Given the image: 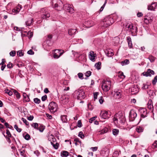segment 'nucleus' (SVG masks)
I'll list each match as a JSON object with an SVG mask.
<instances>
[{
	"label": "nucleus",
	"mask_w": 157,
	"mask_h": 157,
	"mask_svg": "<svg viewBox=\"0 0 157 157\" xmlns=\"http://www.w3.org/2000/svg\"><path fill=\"white\" fill-rule=\"evenodd\" d=\"M78 78L81 79H83V74L81 73H79L78 74Z\"/></svg>",
	"instance_id": "57"
},
{
	"label": "nucleus",
	"mask_w": 157,
	"mask_h": 157,
	"mask_svg": "<svg viewBox=\"0 0 157 157\" xmlns=\"http://www.w3.org/2000/svg\"><path fill=\"white\" fill-rule=\"evenodd\" d=\"M33 101L36 104H39L40 102V100L37 98H34L33 99Z\"/></svg>",
	"instance_id": "39"
},
{
	"label": "nucleus",
	"mask_w": 157,
	"mask_h": 157,
	"mask_svg": "<svg viewBox=\"0 0 157 157\" xmlns=\"http://www.w3.org/2000/svg\"><path fill=\"white\" fill-rule=\"evenodd\" d=\"M137 113L134 110H131L129 112V120L132 121H134L137 117Z\"/></svg>",
	"instance_id": "9"
},
{
	"label": "nucleus",
	"mask_w": 157,
	"mask_h": 157,
	"mask_svg": "<svg viewBox=\"0 0 157 157\" xmlns=\"http://www.w3.org/2000/svg\"><path fill=\"white\" fill-rule=\"evenodd\" d=\"M136 130L137 132L140 133L143 132V129L142 127H139L136 128Z\"/></svg>",
	"instance_id": "36"
},
{
	"label": "nucleus",
	"mask_w": 157,
	"mask_h": 157,
	"mask_svg": "<svg viewBox=\"0 0 157 157\" xmlns=\"http://www.w3.org/2000/svg\"><path fill=\"white\" fill-rule=\"evenodd\" d=\"M125 116L121 112L115 114L113 118L114 123L115 124L122 125L125 122Z\"/></svg>",
	"instance_id": "1"
},
{
	"label": "nucleus",
	"mask_w": 157,
	"mask_h": 157,
	"mask_svg": "<svg viewBox=\"0 0 157 157\" xmlns=\"http://www.w3.org/2000/svg\"><path fill=\"white\" fill-rule=\"evenodd\" d=\"M78 127L80 128L82 126L81 121V120H79L78 121Z\"/></svg>",
	"instance_id": "61"
},
{
	"label": "nucleus",
	"mask_w": 157,
	"mask_h": 157,
	"mask_svg": "<svg viewBox=\"0 0 157 157\" xmlns=\"http://www.w3.org/2000/svg\"><path fill=\"white\" fill-rule=\"evenodd\" d=\"M52 4L54 5L55 8L61 7V9L63 8L64 6V9L67 10L70 8V5L69 4L66 5L65 6L63 5L62 2L60 0H53L52 1Z\"/></svg>",
	"instance_id": "3"
},
{
	"label": "nucleus",
	"mask_w": 157,
	"mask_h": 157,
	"mask_svg": "<svg viewBox=\"0 0 157 157\" xmlns=\"http://www.w3.org/2000/svg\"><path fill=\"white\" fill-rule=\"evenodd\" d=\"M25 139L27 140H29L31 138L30 136L28 133H27L26 135L24 136Z\"/></svg>",
	"instance_id": "53"
},
{
	"label": "nucleus",
	"mask_w": 157,
	"mask_h": 157,
	"mask_svg": "<svg viewBox=\"0 0 157 157\" xmlns=\"http://www.w3.org/2000/svg\"><path fill=\"white\" fill-rule=\"evenodd\" d=\"M96 56V54H94V52L91 51L90 52L89 57L90 59L92 61H95V57Z\"/></svg>",
	"instance_id": "13"
},
{
	"label": "nucleus",
	"mask_w": 157,
	"mask_h": 157,
	"mask_svg": "<svg viewBox=\"0 0 157 157\" xmlns=\"http://www.w3.org/2000/svg\"><path fill=\"white\" fill-rule=\"evenodd\" d=\"M97 117H94L90 118L89 120V122L90 123H92L93 121L95 120Z\"/></svg>",
	"instance_id": "60"
},
{
	"label": "nucleus",
	"mask_w": 157,
	"mask_h": 157,
	"mask_svg": "<svg viewBox=\"0 0 157 157\" xmlns=\"http://www.w3.org/2000/svg\"><path fill=\"white\" fill-rule=\"evenodd\" d=\"M44 128V126L40 125L39 127H38V129H37V130H39L41 132H42Z\"/></svg>",
	"instance_id": "35"
},
{
	"label": "nucleus",
	"mask_w": 157,
	"mask_h": 157,
	"mask_svg": "<svg viewBox=\"0 0 157 157\" xmlns=\"http://www.w3.org/2000/svg\"><path fill=\"white\" fill-rule=\"evenodd\" d=\"M67 116L66 115H62L61 116V119L63 122L66 123L67 122Z\"/></svg>",
	"instance_id": "22"
},
{
	"label": "nucleus",
	"mask_w": 157,
	"mask_h": 157,
	"mask_svg": "<svg viewBox=\"0 0 157 157\" xmlns=\"http://www.w3.org/2000/svg\"><path fill=\"white\" fill-rule=\"evenodd\" d=\"M13 13H14V14L15 15L16 14L18 13L19 12V10H18L15 7L12 10Z\"/></svg>",
	"instance_id": "45"
},
{
	"label": "nucleus",
	"mask_w": 157,
	"mask_h": 157,
	"mask_svg": "<svg viewBox=\"0 0 157 157\" xmlns=\"http://www.w3.org/2000/svg\"><path fill=\"white\" fill-rule=\"evenodd\" d=\"M102 88L104 91L107 92L110 89L111 81L103 80L102 82Z\"/></svg>",
	"instance_id": "4"
},
{
	"label": "nucleus",
	"mask_w": 157,
	"mask_h": 157,
	"mask_svg": "<svg viewBox=\"0 0 157 157\" xmlns=\"http://www.w3.org/2000/svg\"><path fill=\"white\" fill-rule=\"evenodd\" d=\"M94 25V22L92 21L87 20L84 22V25L86 27L89 28L92 26Z\"/></svg>",
	"instance_id": "14"
},
{
	"label": "nucleus",
	"mask_w": 157,
	"mask_h": 157,
	"mask_svg": "<svg viewBox=\"0 0 157 157\" xmlns=\"http://www.w3.org/2000/svg\"><path fill=\"white\" fill-rule=\"evenodd\" d=\"M14 128L16 130L19 132H20L21 131V129L20 128H19L18 127V126L17 124H15L14 126Z\"/></svg>",
	"instance_id": "44"
},
{
	"label": "nucleus",
	"mask_w": 157,
	"mask_h": 157,
	"mask_svg": "<svg viewBox=\"0 0 157 157\" xmlns=\"http://www.w3.org/2000/svg\"><path fill=\"white\" fill-rule=\"evenodd\" d=\"M64 52V51L61 50L59 49H56L55 50L54 53H56L57 54H58L59 55L60 54V53H62V55L63 54Z\"/></svg>",
	"instance_id": "33"
},
{
	"label": "nucleus",
	"mask_w": 157,
	"mask_h": 157,
	"mask_svg": "<svg viewBox=\"0 0 157 157\" xmlns=\"http://www.w3.org/2000/svg\"><path fill=\"white\" fill-rule=\"evenodd\" d=\"M32 127H33L35 129H38L39 126L38 124L37 123H34L31 124Z\"/></svg>",
	"instance_id": "32"
},
{
	"label": "nucleus",
	"mask_w": 157,
	"mask_h": 157,
	"mask_svg": "<svg viewBox=\"0 0 157 157\" xmlns=\"http://www.w3.org/2000/svg\"><path fill=\"white\" fill-rule=\"evenodd\" d=\"M125 27L126 28H128V29L130 31H132L133 30V26L132 25V24L131 23H128L127 24H126L125 26Z\"/></svg>",
	"instance_id": "17"
},
{
	"label": "nucleus",
	"mask_w": 157,
	"mask_h": 157,
	"mask_svg": "<svg viewBox=\"0 0 157 157\" xmlns=\"http://www.w3.org/2000/svg\"><path fill=\"white\" fill-rule=\"evenodd\" d=\"M121 63L122 65L123 66L128 64L129 63V61L128 59H126L122 61Z\"/></svg>",
	"instance_id": "29"
},
{
	"label": "nucleus",
	"mask_w": 157,
	"mask_h": 157,
	"mask_svg": "<svg viewBox=\"0 0 157 157\" xmlns=\"http://www.w3.org/2000/svg\"><path fill=\"white\" fill-rule=\"evenodd\" d=\"M108 131V129L106 127H105L104 129H102L101 131H100L101 134H103L104 133L107 132Z\"/></svg>",
	"instance_id": "37"
},
{
	"label": "nucleus",
	"mask_w": 157,
	"mask_h": 157,
	"mask_svg": "<svg viewBox=\"0 0 157 157\" xmlns=\"http://www.w3.org/2000/svg\"><path fill=\"white\" fill-rule=\"evenodd\" d=\"M113 19L115 21H119L121 20V18L119 17L116 14H113V17H112Z\"/></svg>",
	"instance_id": "21"
},
{
	"label": "nucleus",
	"mask_w": 157,
	"mask_h": 157,
	"mask_svg": "<svg viewBox=\"0 0 157 157\" xmlns=\"http://www.w3.org/2000/svg\"><path fill=\"white\" fill-rule=\"evenodd\" d=\"M152 147L153 148H157V141H155L154 143L152 144Z\"/></svg>",
	"instance_id": "51"
},
{
	"label": "nucleus",
	"mask_w": 157,
	"mask_h": 157,
	"mask_svg": "<svg viewBox=\"0 0 157 157\" xmlns=\"http://www.w3.org/2000/svg\"><path fill=\"white\" fill-rule=\"evenodd\" d=\"M13 92L14 94L16 95L17 98H20V94L16 90H14L13 91Z\"/></svg>",
	"instance_id": "42"
},
{
	"label": "nucleus",
	"mask_w": 157,
	"mask_h": 157,
	"mask_svg": "<svg viewBox=\"0 0 157 157\" xmlns=\"http://www.w3.org/2000/svg\"><path fill=\"white\" fill-rule=\"evenodd\" d=\"M143 74L144 76L146 77L151 76V75L155 74V72L153 70L149 69L147 70L146 72L143 73Z\"/></svg>",
	"instance_id": "11"
},
{
	"label": "nucleus",
	"mask_w": 157,
	"mask_h": 157,
	"mask_svg": "<svg viewBox=\"0 0 157 157\" xmlns=\"http://www.w3.org/2000/svg\"><path fill=\"white\" fill-rule=\"evenodd\" d=\"M4 124L5 126L7 128L10 129H13V127L12 126L10 125L8 123L5 122Z\"/></svg>",
	"instance_id": "40"
},
{
	"label": "nucleus",
	"mask_w": 157,
	"mask_h": 157,
	"mask_svg": "<svg viewBox=\"0 0 157 157\" xmlns=\"http://www.w3.org/2000/svg\"><path fill=\"white\" fill-rule=\"evenodd\" d=\"M106 3H107V0H105V2H104V3L103 5L101 7V8L100 10V12H101L103 10Z\"/></svg>",
	"instance_id": "55"
},
{
	"label": "nucleus",
	"mask_w": 157,
	"mask_h": 157,
	"mask_svg": "<svg viewBox=\"0 0 157 157\" xmlns=\"http://www.w3.org/2000/svg\"><path fill=\"white\" fill-rule=\"evenodd\" d=\"M148 59L151 62H153L155 61V58L151 55H150L149 56Z\"/></svg>",
	"instance_id": "38"
},
{
	"label": "nucleus",
	"mask_w": 157,
	"mask_h": 157,
	"mask_svg": "<svg viewBox=\"0 0 157 157\" xmlns=\"http://www.w3.org/2000/svg\"><path fill=\"white\" fill-rule=\"evenodd\" d=\"M99 94L98 92H95L94 93V100L97 99V96Z\"/></svg>",
	"instance_id": "63"
},
{
	"label": "nucleus",
	"mask_w": 157,
	"mask_h": 157,
	"mask_svg": "<svg viewBox=\"0 0 157 157\" xmlns=\"http://www.w3.org/2000/svg\"><path fill=\"white\" fill-rule=\"evenodd\" d=\"M112 132L114 135L116 136L118 134L119 130L117 129H113L112 130Z\"/></svg>",
	"instance_id": "28"
},
{
	"label": "nucleus",
	"mask_w": 157,
	"mask_h": 157,
	"mask_svg": "<svg viewBox=\"0 0 157 157\" xmlns=\"http://www.w3.org/2000/svg\"><path fill=\"white\" fill-rule=\"evenodd\" d=\"M69 153L68 152L65 151H62L61 153V155L64 157H67L69 155Z\"/></svg>",
	"instance_id": "24"
},
{
	"label": "nucleus",
	"mask_w": 157,
	"mask_h": 157,
	"mask_svg": "<svg viewBox=\"0 0 157 157\" xmlns=\"http://www.w3.org/2000/svg\"><path fill=\"white\" fill-rule=\"evenodd\" d=\"M147 107L151 110H152L153 109V106L152 104V101L151 99L148 100L147 104Z\"/></svg>",
	"instance_id": "18"
},
{
	"label": "nucleus",
	"mask_w": 157,
	"mask_h": 157,
	"mask_svg": "<svg viewBox=\"0 0 157 157\" xmlns=\"http://www.w3.org/2000/svg\"><path fill=\"white\" fill-rule=\"evenodd\" d=\"M21 120L23 121V122L25 123V124L27 125H29V122L26 120V119L22 117L21 118Z\"/></svg>",
	"instance_id": "50"
},
{
	"label": "nucleus",
	"mask_w": 157,
	"mask_h": 157,
	"mask_svg": "<svg viewBox=\"0 0 157 157\" xmlns=\"http://www.w3.org/2000/svg\"><path fill=\"white\" fill-rule=\"evenodd\" d=\"M62 55V53H60V55L57 54L56 53H54L53 57L55 59H58Z\"/></svg>",
	"instance_id": "41"
},
{
	"label": "nucleus",
	"mask_w": 157,
	"mask_h": 157,
	"mask_svg": "<svg viewBox=\"0 0 157 157\" xmlns=\"http://www.w3.org/2000/svg\"><path fill=\"white\" fill-rule=\"evenodd\" d=\"M114 22V20L110 16L105 17L101 23V25L104 27H107Z\"/></svg>",
	"instance_id": "2"
},
{
	"label": "nucleus",
	"mask_w": 157,
	"mask_h": 157,
	"mask_svg": "<svg viewBox=\"0 0 157 157\" xmlns=\"http://www.w3.org/2000/svg\"><path fill=\"white\" fill-rule=\"evenodd\" d=\"M76 29H69L68 31V33L70 35L72 36L76 33Z\"/></svg>",
	"instance_id": "20"
},
{
	"label": "nucleus",
	"mask_w": 157,
	"mask_h": 157,
	"mask_svg": "<svg viewBox=\"0 0 157 157\" xmlns=\"http://www.w3.org/2000/svg\"><path fill=\"white\" fill-rule=\"evenodd\" d=\"M27 53L29 55H32L34 54V52H33L32 49H30L28 51Z\"/></svg>",
	"instance_id": "64"
},
{
	"label": "nucleus",
	"mask_w": 157,
	"mask_h": 157,
	"mask_svg": "<svg viewBox=\"0 0 157 157\" xmlns=\"http://www.w3.org/2000/svg\"><path fill=\"white\" fill-rule=\"evenodd\" d=\"M157 3L153 2L151 4L148 6L147 9L148 10H154L157 6Z\"/></svg>",
	"instance_id": "15"
},
{
	"label": "nucleus",
	"mask_w": 157,
	"mask_h": 157,
	"mask_svg": "<svg viewBox=\"0 0 157 157\" xmlns=\"http://www.w3.org/2000/svg\"><path fill=\"white\" fill-rule=\"evenodd\" d=\"M118 76L120 78L123 79H124L125 78V76L124 75L123 73L121 71H120L119 72Z\"/></svg>",
	"instance_id": "30"
},
{
	"label": "nucleus",
	"mask_w": 157,
	"mask_h": 157,
	"mask_svg": "<svg viewBox=\"0 0 157 157\" xmlns=\"http://www.w3.org/2000/svg\"><path fill=\"white\" fill-rule=\"evenodd\" d=\"M105 53L106 54V55L109 57H111L113 56V55L112 52L111 51H107L105 52Z\"/></svg>",
	"instance_id": "34"
},
{
	"label": "nucleus",
	"mask_w": 157,
	"mask_h": 157,
	"mask_svg": "<svg viewBox=\"0 0 157 157\" xmlns=\"http://www.w3.org/2000/svg\"><path fill=\"white\" fill-rule=\"evenodd\" d=\"M10 56L13 57L15 56L16 55V52L15 51H12L10 53Z\"/></svg>",
	"instance_id": "54"
},
{
	"label": "nucleus",
	"mask_w": 157,
	"mask_h": 157,
	"mask_svg": "<svg viewBox=\"0 0 157 157\" xmlns=\"http://www.w3.org/2000/svg\"><path fill=\"white\" fill-rule=\"evenodd\" d=\"M40 12L42 14L41 17L43 19H47L50 16V13L45 8H43L41 10Z\"/></svg>",
	"instance_id": "6"
},
{
	"label": "nucleus",
	"mask_w": 157,
	"mask_h": 157,
	"mask_svg": "<svg viewBox=\"0 0 157 157\" xmlns=\"http://www.w3.org/2000/svg\"><path fill=\"white\" fill-rule=\"evenodd\" d=\"M141 118H144L147 116V110L145 108H141L139 109Z\"/></svg>",
	"instance_id": "10"
},
{
	"label": "nucleus",
	"mask_w": 157,
	"mask_h": 157,
	"mask_svg": "<svg viewBox=\"0 0 157 157\" xmlns=\"http://www.w3.org/2000/svg\"><path fill=\"white\" fill-rule=\"evenodd\" d=\"M20 152L21 155L23 156L24 157H25V155H24V153H25V150H22V149H21L20 150Z\"/></svg>",
	"instance_id": "58"
},
{
	"label": "nucleus",
	"mask_w": 157,
	"mask_h": 157,
	"mask_svg": "<svg viewBox=\"0 0 157 157\" xmlns=\"http://www.w3.org/2000/svg\"><path fill=\"white\" fill-rule=\"evenodd\" d=\"M114 95H116L117 97L119 98L121 97V94L120 90H116L114 91Z\"/></svg>",
	"instance_id": "25"
},
{
	"label": "nucleus",
	"mask_w": 157,
	"mask_h": 157,
	"mask_svg": "<svg viewBox=\"0 0 157 157\" xmlns=\"http://www.w3.org/2000/svg\"><path fill=\"white\" fill-rule=\"evenodd\" d=\"M152 20L151 19L149 18V19H148L147 18L145 17L144 19V23L146 24H148L149 23H150L152 22Z\"/></svg>",
	"instance_id": "26"
},
{
	"label": "nucleus",
	"mask_w": 157,
	"mask_h": 157,
	"mask_svg": "<svg viewBox=\"0 0 157 157\" xmlns=\"http://www.w3.org/2000/svg\"><path fill=\"white\" fill-rule=\"evenodd\" d=\"M17 54L18 56H23L24 53L21 50L18 51L17 52Z\"/></svg>",
	"instance_id": "43"
},
{
	"label": "nucleus",
	"mask_w": 157,
	"mask_h": 157,
	"mask_svg": "<svg viewBox=\"0 0 157 157\" xmlns=\"http://www.w3.org/2000/svg\"><path fill=\"white\" fill-rule=\"evenodd\" d=\"M58 105L56 103L54 102H50L48 106L49 109L51 112H55L57 111Z\"/></svg>",
	"instance_id": "7"
},
{
	"label": "nucleus",
	"mask_w": 157,
	"mask_h": 157,
	"mask_svg": "<svg viewBox=\"0 0 157 157\" xmlns=\"http://www.w3.org/2000/svg\"><path fill=\"white\" fill-rule=\"evenodd\" d=\"M131 91L132 94H136L139 91V89L138 88V86L137 85H133L132 87Z\"/></svg>",
	"instance_id": "12"
},
{
	"label": "nucleus",
	"mask_w": 157,
	"mask_h": 157,
	"mask_svg": "<svg viewBox=\"0 0 157 157\" xmlns=\"http://www.w3.org/2000/svg\"><path fill=\"white\" fill-rule=\"evenodd\" d=\"M23 95L24 98L23 99V102H28L30 101L29 96L25 93H23Z\"/></svg>",
	"instance_id": "16"
},
{
	"label": "nucleus",
	"mask_w": 157,
	"mask_h": 157,
	"mask_svg": "<svg viewBox=\"0 0 157 157\" xmlns=\"http://www.w3.org/2000/svg\"><path fill=\"white\" fill-rule=\"evenodd\" d=\"M6 133L7 135V136L8 137H12V135L10 132L9 130L7 129L6 130Z\"/></svg>",
	"instance_id": "59"
},
{
	"label": "nucleus",
	"mask_w": 157,
	"mask_h": 157,
	"mask_svg": "<svg viewBox=\"0 0 157 157\" xmlns=\"http://www.w3.org/2000/svg\"><path fill=\"white\" fill-rule=\"evenodd\" d=\"M67 11L70 13H74V10L73 8L71 7L70 8H69V9L67 10Z\"/></svg>",
	"instance_id": "62"
},
{
	"label": "nucleus",
	"mask_w": 157,
	"mask_h": 157,
	"mask_svg": "<svg viewBox=\"0 0 157 157\" xmlns=\"http://www.w3.org/2000/svg\"><path fill=\"white\" fill-rule=\"evenodd\" d=\"M101 62H99L98 63H96L95 64V67H96L98 70H100L101 68Z\"/></svg>",
	"instance_id": "31"
},
{
	"label": "nucleus",
	"mask_w": 157,
	"mask_h": 157,
	"mask_svg": "<svg viewBox=\"0 0 157 157\" xmlns=\"http://www.w3.org/2000/svg\"><path fill=\"white\" fill-rule=\"evenodd\" d=\"M110 111H104L101 113L100 116L103 119H108L110 117Z\"/></svg>",
	"instance_id": "8"
},
{
	"label": "nucleus",
	"mask_w": 157,
	"mask_h": 157,
	"mask_svg": "<svg viewBox=\"0 0 157 157\" xmlns=\"http://www.w3.org/2000/svg\"><path fill=\"white\" fill-rule=\"evenodd\" d=\"M6 93L8 94L10 96H11L13 94V92L10 90L8 89H6L5 90Z\"/></svg>",
	"instance_id": "47"
},
{
	"label": "nucleus",
	"mask_w": 157,
	"mask_h": 157,
	"mask_svg": "<svg viewBox=\"0 0 157 157\" xmlns=\"http://www.w3.org/2000/svg\"><path fill=\"white\" fill-rule=\"evenodd\" d=\"M157 82V76H156L154 77V78L152 80V83L153 85L156 84Z\"/></svg>",
	"instance_id": "46"
},
{
	"label": "nucleus",
	"mask_w": 157,
	"mask_h": 157,
	"mask_svg": "<svg viewBox=\"0 0 157 157\" xmlns=\"http://www.w3.org/2000/svg\"><path fill=\"white\" fill-rule=\"evenodd\" d=\"M148 85L145 84H143V86L142 87V89L143 90H145L147 89L149 87Z\"/></svg>",
	"instance_id": "49"
},
{
	"label": "nucleus",
	"mask_w": 157,
	"mask_h": 157,
	"mask_svg": "<svg viewBox=\"0 0 157 157\" xmlns=\"http://www.w3.org/2000/svg\"><path fill=\"white\" fill-rule=\"evenodd\" d=\"M127 41L128 43V47L130 48H132V44L131 41V39L130 36H128L127 37Z\"/></svg>",
	"instance_id": "19"
},
{
	"label": "nucleus",
	"mask_w": 157,
	"mask_h": 157,
	"mask_svg": "<svg viewBox=\"0 0 157 157\" xmlns=\"http://www.w3.org/2000/svg\"><path fill=\"white\" fill-rule=\"evenodd\" d=\"M33 21V19L30 18L25 22L26 25L28 26H30L31 24V23H32Z\"/></svg>",
	"instance_id": "27"
},
{
	"label": "nucleus",
	"mask_w": 157,
	"mask_h": 157,
	"mask_svg": "<svg viewBox=\"0 0 157 157\" xmlns=\"http://www.w3.org/2000/svg\"><path fill=\"white\" fill-rule=\"evenodd\" d=\"M147 94H148L150 97L153 96L154 97L155 96L156 94L153 91L151 90H149L147 91Z\"/></svg>",
	"instance_id": "23"
},
{
	"label": "nucleus",
	"mask_w": 157,
	"mask_h": 157,
	"mask_svg": "<svg viewBox=\"0 0 157 157\" xmlns=\"http://www.w3.org/2000/svg\"><path fill=\"white\" fill-rule=\"evenodd\" d=\"M74 95L78 99L81 100L82 98H84L85 97L84 92L81 90L75 91L74 92Z\"/></svg>",
	"instance_id": "5"
},
{
	"label": "nucleus",
	"mask_w": 157,
	"mask_h": 157,
	"mask_svg": "<svg viewBox=\"0 0 157 157\" xmlns=\"http://www.w3.org/2000/svg\"><path fill=\"white\" fill-rule=\"evenodd\" d=\"M91 72L90 71H88L85 73V75L86 77H88L91 75Z\"/></svg>",
	"instance_id": "48"
},
{
	"label": "nucleus",
	"mask_w": 157,
	"mask_h": 157,
	"mask_svg": "<svg viewBox=\"0 0 157 157\" xmlns=\"http://www.w3.org/2000/svg\"><path fill=\"white\" fill-rule=\"evenodd\" d=\"M78 136L80 137L82 139L84 137V135L83 134L82 132V131L79 132Z\"/></svg>",
	"instance_id": "52"
},
{
	"label": "nucleus",
	"mask_w": 157,
	"mask_h": 157,
	"mask_svg": "<svg viewBox=\"0 0 157 157\" xmlns=\"http://www.w3.org/2000/svg\"><path fill=\"white\" fill-rule=\"evenodd\" d=\"M106 3H107V0H105V2H104V3L103 5L101 7V8L100 10V12H101L103 10Z\"/></svg>",
	"instance_id": "56"
}]
</instances>
